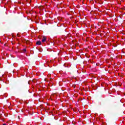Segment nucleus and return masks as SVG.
<instances>
[{
    "label": "nucleus",
    "instance_id": "f03ea898",
    "mask_svg": "<svg viewBox=\"0 0 125 125\" xmlns=\"http://www.w3.org/2000/svg\"><path fill=\"white\" fill-rule=\"evenodd\" d=\"M46 41V38L45 37H43L42 39V42H44Z\"/></svg>",
    "mask_w": 125,
    "mask_h": 125
},
{
    "label": "nucleus",
    "instance_id": "423d86ee",
    "mask_svg": "<svg viewBox=\"0 0 125 125\" xmlns=\"http://www.w3.org/2000/svg\"><path fill=\"white\" fill-rule=\"evenodd\" d=\"M28 83H29V82H28Z\"/></svg>",
    "mask_w": 125,
    "mask_h": 125
},
{
    "label": "nucleus",
    "instance_id": "f257e3e1",
    "mask_svg": "<svg viewBox=\"0 0 125 125\" xmlns=\"http://www.w3.org/2000/svg\"><path fill=\"white\" fill-rule=\"evenodd\" d=\"M36 44L37 45H41V44H42V42L40 41H37V42H36Z\"/></svg>",
    "mask_w": 125,
    "mask_h": 125
},
{
    "label": "nucleus",
    "instance_id": "20e7f679",
    "mask_svg": "<svg viewBox=\"0 0 125 125\" xmlns=\"http://www.w3.org/2000/svg\"><path fill=\"white\" fill-rule=\"evenodd\" d=\"M2 125H6V124H3Z\"/></svg>",
    "mask_w": 125,
    "mask_h": 125
},
{
    "label": "nucleus",
    "instance_id": "7ed1b4c3",
    "mask_svg": "<svg viewBox=\"0 0 125 125\" xmlns=\"http://www.w3.org/2000/svg\"><path fill=\"white\" fill-rule=\"evenodd\" d=\"M27 51V50L26 49V48H24L23 49V52H26Z\"/></svg>",
    "mask_w": 125,
    "mask_h": 125
},
{
    "label": "nucleus",
    "instance_id": "39448f33",
    "mask_svg": "<svg viewBox=\"0 0 125 125\" xmlns=\"http://www.w3.org/2000/svg\"><path fill=\"white\" fill-rule=\"evenodd\" d=\"M18 119H20V117L19 116H18Z\"/></svg>",
    "mask_w": 125,
    "mask_h": 125
}]
</instances>
